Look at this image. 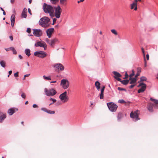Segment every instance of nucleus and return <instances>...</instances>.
<instances>
[{
  "label": "nucleus",
  "instance_id": "nucleus-1",
  "mask_svg": "<svg viewBox=\"0 0 158 158\" xmlns=\"http://www.w3.org/2000/svg\"><path fill=\"white\" fill-rule=\"evenodd\" d=\"M150 100L154 102V104L149 102L148 105V109L149 112H152L153 111V108H158V100L150 98Z\"/></svg>",
  "mask_w": 158,
  "mask_h": 158
},
{
  "label": "nucleus",
  "instance_id": "nucleus-2",
  "mask_svg": "<svg viewBox=\"0 0 158 158\" xmlns=\"http://www.w3.org/2000/svg\"><path fill=\"white\" fill-rule=\"evenodd\" d=\"M43 8L44 11L46 13H49L50 16L53 15L54 9L51 5L47 4L46 3H44L43 6Z\"/></svg>",
  "mask_w": 158,
  "mask_h": 158
},
{
  "label": "nucleus",
  "instance_id": "nucleus-3",
  "mask_svg": "<svg viewBox=\"0 0 158 158\" xmlns=\"http://www.w3.org/2000/svg\"><path fill=\"white\" fill-rule=\"evenodd\" d=\"M49 21L50 19L48 17L44 16L40 19L39 23L42 27L45 28L49 25Z\"/></svg>",
  "mask_w": 158,
  "mask_h": 158
},
{
  "label": "nucleus",
  "instance_id": "nucleus-4",
  "mask_svg": "<svg viewBox=\"0 0 158 158\" xmlns=\"http://www.w3.org/2000/svg\"><path fill=\"white\" fill-rule=\"evenodd\" d=\"M44 91L45 95L49 97L55 95L57 93L56 91L53 88L48 89L45 88Z\"/></svg>",
  "mask_w": 158,
  "mask_h": 158
},
{
  "label": "nucleus",
  "instance_id": "nucleus-5",
  "mask_svg": "<svg viewBox=\"0 0 158 158\" xmlns=\"http://www.w3.org/2000/svg\"><path fill=\"white\" fill-rule=\"evenodd\" d=\"M55 16L56 18L59 19L60 18L62 10L59 5L54 7Z\"/></svg>",
  "mask_w": 158,
  "mask_h": 158
},
{
  "label": "nucleus",
  "instance_id": "nucleus-6",
  "mask_svg": "<svg viewBox=\"0 0 158 158\" xmlns=\"http://www.w3.org/2000/svg\"><path fill=\"white\" fill-rule=\"evenodd\" d=\"M107 105L109 110L112 112H115L118 107V106L113 102H108Z\"/></svg>",
  "mask_w": 158,
  "mask_h": 158
},
{
  "label": "nucleus",
  "instance_id": "nucleus-7",
  "mask_svg": "<svg viewBox=\"0 0 158 158\" xmlns=\"http://www.w3.org/2000/svg\"><path fill=\"white\" fill-rule=\"evenodd\" d=\"M67 92L66 91H65L63 93L60 94L59 96V98L62 101H63L64 102H67L69 99V98L67 95Z\"/></svg>",
  "mask_w": 158,
  "mask_h": 158
},
{
  "label": "nucleus",
  "instance_id": "nucleus-8",
  "mask_svg": "<svg viewBox=\"0 0 158 158\" xmlns=\"http://www.w3.org/2000/svg\"><path fill=\"white\" fill-rule=\"evenodd\" d=\"M35 46L36 47H40L44 48V50H46L47 48V45L44 42H41L38 41L35 44Z\"/></svg>",
  "mask_w": 158,
  "mask_h": 158
},
{
  "label": "nucleus",
  "instance_id": "nucleus-9",
  "mask_svg": "<svg viewBox=\"0 0 158 158\" xmlns=\"http://www.w3.org/2000/svg\"><path fill=\"white\" fill-rule=\"evenodd\" d=\"M33 34L36 37H40L42 35V30L40 29H34Z\"/></svg>",
  "mask_w": 158,
  "mask_h": 158
},
{
  "label": "nucleus",
  "instance_id": "nucleus-10",
  "mask_svg": "<svg viewBox=\"0 0 158 158\" xmlns=\"http://www.w3.org/2000/svg\"><path fill=\"white\" fill-rule=\"evenodd\" d=\"M54 67L57 69L59 71H63L64 69V68L63 65L60 63L56 64Z\"/></svg>",
  "mask_w": 158,
  "mask_h": 158
},
{
  "label": "nucleus",
  "instance_id": "nucleus-11",
  "mask_svg": "<svg viewBox=\"0 0 158 158\" xmlns=\"http://www.w3.org/2000/svg\"><path fill=\"white\" fill-rule=\"evenodd\" d=\"M130 116L135 121H137L139 119L137 114L135 112H131Z\"/></svg>",
  "mask_w": 158,
  "mask_h": 158
},
{
  "label": "nucleus",
  "instance_id": "nucleus-12",
  "mask_svg": "<svg viewBox=\"0 0 158 158\" xmlns=\"http://www.w3.org/2000/svg\"><path fill=\"white\" fill-rule=\"evenodd\" d=\"M18 110L17 108H11L9 109L7 111V113L9 114L10 115H12L16 111H17Z\"/></svg>",
  "mask_w": 158,
  "mask_h": 158
},
{
  "label": "nucleus",
  "instance_id": "nucleus-13",
  "mask_svg": "<svg viewBox=\"0 0 158 158\" xmlns=\"http://www.w3.org/2000/svg\"><path fill=\"white\" fill-rule=\"evenodd\" d=\"M6 113L0 111V123H2L4 119L6 118Z\"/></svg>",
  "mask_w": 158,
  "mask_h": 158
},
{
  "label": "nucleus",
  "instance_id": "nucleus-14",
  "mask_svg": "<svg viewBox=\"0 0 158 158\" xmlns=\"http://www.w3.org/2000/svg\"><path fill=\"white\" fill-rule=\"evenodd\" d=\"M54 29L53 28L51 27L46 31V32L47 33V35L48 36L49 38H51L52 33L54 31Z\"/></svg>",
  "mask_w": 158,
  "mask_h": 158
},
{
  "label": "nucleus",
  "instance_id": "nucleus-15",
  "mask_svg": "<svg viewBox=\"0 0 158 158\" xmlns=\"http://www.w3.org/2000/svg\"><path fill=\"white\" fill-rule=\"evenodd\" d=\"M146 87V85L145 84H144L142 86H141V88L139 89L138 91V93H140L143 92L145 90Z\"/></svg>",
  "mask_w": 158,
  "mask_h": 158
},
{
  "label": "nucleus",
  "instance_id": "nucleus-16",
  "mask_svg": "<svg viewBox=\"0 0 158 158\" xmlns=\"http://www.w3.org/2000/svg\"><path fill=\"white\" fill-rule=\"evenodd\" d=\"M27 9L24 8L22 11L21 14V16L23 18H26L27 16Z\"/></svg>",
  "mask_w": 158,
  "mask_h": 158
},
{
  "label": "nucleus",
  "instance_id": "nucleus-17",
  "mask_svg": "<svg viewBox=\"0 0 158 158\" xmlns=\"http://www.w3.org/2000/svg\"><path fill=\"white\" fill-rule=\"evenodd\" d=\"M44 54L45 55L46 52L41 51H38L34 53V55L35 56L38 57V56H40L41 54Z\"/></svg>",
  "mask_w": 158,
  "mask_h": 158
},
{
  "label": "nucleus",
  "instance_id": "nucleus-18",
  "mask_svg": "<svg viewBox=\"0 0 158 158\" xmlns=\"http://www.w3.org/2000/svg\"><path fill=\"white\" fill-rule=\"evenodd\" d=\"M11 24L12 27H13L15 20V16L14 15H12L10 18Z\"/></svg>",
  "mask_w": 158,
  "mask_h": 158
},
{
  "label": "nucleus",
  "instance_id": "nucleus-19",
  "mask_svg": "<svg viewBox=\"0 0 158 158\" xmlns=\"http://www.w3.org/2000/svg\"><path fill=\"white\" fill-rule=\"evenodd\" d=\"M105 88V86H103L102 87L101 89V93L99 94L100 95V99H103L104 98L103 93L104 91V89Z\"/></svg>",
  "mask_w": 158,
  "mask_h": 158
},
{
  "label": "nucleus",
  "instance_id": "nucleus-20",
  "mask_svg": "<svg viewBox=\"0 0 158 158\" xmlns=\"http://www.w3.org/2000/svg\"><path fill=\"white\" fill-rule=\"evenodd\" d=\"M58 41V40L56 38L51 40L50 45L51 47H53L54 45Z\"/></svg>",
  "mask_w": 158,
  "mask_h": 158
},
{
  "label": "nucleus",
  "instance_id": "nucleus-21",
  "mask_svg": "<svg viewBox=\"0 0 158 158\" xmlns=\"http://www.w3.org/2000/svg\"><path fill=\"white\" fill-rule=\"evenodd\" d=\"M129 80V81H131L130 84H131L135 83L137 81V79L136 78H130Z\"/></svg>",
  "mask_w": 158,
  "mask_h": 158
},
{
  "label": "nucleus",
  "instance_id": "nucleus-22",
  "mask_svg": "<svg viewBox=\"0 0 158 158\" xmlns=\"http://www.w3.org/2000/svg\"><path fill=\"white\" fill-rule=\"evenodd\" d=\"M113 73L114 75V77H121L122 76L120 73L115 71H113Z\"/></svg>",
  "mask_w": 158,
  "mask_h": 158
},
{
  "label": "nucleus",
  "instance_id": "nucleus-23",
  "mask_svg": "<svg viewBox=\"0 0 158 158\" xmlns=\"http://www.w3.org/2000/svg\"><path fill=\"white\" fill-rule=\"evenodd\" d=\"M31 51L28 48H26L24 50V52L26 55L28 56H29L31 55Z\"/></svg>",
  "mask_w": 158,
  "mask_h": 158
},
{
  "label": "nucleus",
  "instance_id": "nucleus-24",
  "mask_svg": "<svg viewBox=\"0 0 158 158\" xmlns=\"http://www.w3.org/2000/svg\"><path fill=\"white\" fill-rule=\"evenodd\" d=\"M68 82H69L67 79H63L61 81L60 85L61 86H62V85H64L66 84V83H67Z\"/></svg>",
  "mask_w": 158,
  "mask_h": 158
},
{
  "label": "nucleus",
  "instance_id": "nucleus-25",
  "mask_svg": "<svg viewBox=\"0 0 158 158\" xmlns=\"http://www.w3.org/2000/svg\"><path fill=\"white\" fill-rule=\"evenodd\" d=\"M123 114L121 112H119L117 116V120L118 121H120L123 117Z\"/></svg>",
  "mask_w": 158,
  "mask_h": 158
},
{
  "label": "nucleus",
  "instance_id": "nucleus-26",
  "mask_svg": "<svg viewBox=\"0 0 158 158\" xmlns=\"http://www.w3.org/2000/svg\"><path fill=\"white\" fill-rule=\"evenodd\" d=\"M8 49H9V50H11L13 52V54H16L17 53V51L13 47H11L9 48Z\"/></svg>",
  "mask_w": 158,
  "mask_h": 158
},
{
  "label": "nucleus",
  "instance_id": "nucleus-27",
  "mask_svg": "<svg viewBox=\"0 0 158 158\" xmlns=\"http://www.w3.org/2000/svg\"><path fill=\"white\" fill-rule=\"evenodd\" d=\"M100 83L98 81H97L95 82V85L97 89L98 90H99L100 88Z\"/></svg>",
  "mask_w": 158,
  "mask_h": 158
},
{
  "label": "nucleus",
  "instance_id": "nucleus-28",
  "mask_svg": "<svg viewBox=\"0 0 158 158\" xmlns=\"http://www.w3.org/2000/svg\"><path fill=\"white\" fill-rule=\"evenodd\" d=\"M129 82V80H124L122 81L121 83L124 85H127Z\"/></svg>",
  "mask_w": 158,
  "mask_h": 158
},
{
  "label": "nucleus",
  "instance_id": "nucleus-29",
  "mask_svg": "<svg viewBox=\"0 0 158 158\" xmlns=\"http://www.w3.org/2000/svg\"><path fill=\"white\" fill-rule=\"evenodd\" d=\"M63 88L65 89L68 88L69 86V82H68L66 84L62 86Z\"/></svg>",
  "mask_w": 158,
  "mask_h": 158
},
{
  "label": "nucleus",
  "instance_id": "nucleus-30",
  "mask_svg": "<svg viewBox=\"0 0 158 158\" xmlns=\"http://www.w3.org/2000/svg\"><path fill=\"white\" fill-rule=\"evenodd\" d=\"M0 64L1 66L3 68H5V62L3 60H2L0 61Z\"/></svg>",
  "mask_w": 158,
  "mask_h": 158
},
{
  "label": "nucleus",
  "instance_id": "nucleus-31",
  "mask_svg": "<svg viewBox=\"0 0 158 158\" xmlns=\"http://www.w3.org/2000/svg\"><path fill=\"white\" fill-rule=\"evenodd\" d=\"M49 100L50 101H53V102H52L51 103H50L49 105V106H50V105H52L56 101V100L55 99L53 98H50L49 99Z\"/></svg>",
  "mask_w": 158,
  "mask_h": 158
},
{
  "label": "nucleus",
  "instance_id": "nucleus-32",
  "mask_svg": "<svg viewBox=\"0 0 158 158\" xmlns=\"http://www.w3.org/2000/svg\"><path fill=\"white\" fill-rule=\"evenodd\" d=\"M59 1V0H50V2L52 3L56 4Z\"/></svg>",
  "mask_w": 158,
  "mask_h": 158
},
{
  "label": "nucleus",
  "instance_id": "nucleus-33",
  "mask_svg": "<svg viewBox=\"0 0 158 158\" xmlns=\"http://www.w3.org/2000/svg\"><path fill=\"white\" fill-rule=\"evenodd\" d=\"M147 80V78L144 76L140 78V81H146Z\"/></svg>",
  "mask_w": 158,
  "mask_h": 158
},
{
  "label": "nucleus",
  "instance_id": "nucleus-34",
  "mask_svg": "<svg viewBox=\"0 0 158 158\" xmlns=\"http://www.w3.org/2000/svg\"><path fill=\"white\" fill-rule=\"evenodd\" d=\"M111 31L113 33V34L115 35H118V33L116 31V30L115 29H113L111 30Z\"/></svg>",
  "mask_w": 158,
  "mask_h": 158
},
{
  "label": "nucleus",
  "instance_id": "nucleus-35",
  "mask_svg": "<svg viewBox=\"0 0 158 158\" xmlns=\"http://www.w3.org/2000/svg\"><path fill=\"white\" fill-rule=\"evenodd\" d=\"M47 113L50 114H55V112L54 111L48 110Z\"/></svg>",
  "mask_w": 158,
  "mask_h": 158
},
{
  "label": "nucleus",
  "instance_id": "nucleus-36",
  "mask_svg": "<svg viewBox=\"0 0 158 158\" xmlns=\"http://www.w3.org/2000/svg\"><path fill=\"white\" fill-rule=\"evenodd\" d=\"M67 0H60V3L62 5H64L65 3L67 2Z\"/></svg>",
  "mask_w": 158,
  "mask_h": 158
},
{
  "label": "nucleus",
  "instance_id": "nucleus-37",
  "mask_svg": "<svg viewBox=\"0 0 158 158\" xmlns=\"http://www.w3.org/2000/svg\"><path fill=\"white\" fill-rule=\"evenodd\" d=\"M118 102V103H122V104H123V103H126V102L123 99H120L119 100Z\"/></svg>",
  "mask_w": 158,
  "mask_h": 158
},
{
  "label": "nucleus",
  "instance_id": "nucleus-38",
  "mask_svg": "<svg viewBox=\"0 0 158 158\" xmlns=\"http://www.w3.org/2000/svg\"><path fill=\"white\" fill-rule=\"evenodd\" d=\"M43 77L44 78V79H46V80H51V79L50 76L46 77L45 76H43Z\"/></svg>",
  "mask_w": 158,
  "mask_h": 158
},
{
  "label": "nucleus",
  "instance_id": "nucleus-39",
  "mask_svg": "<svg viewBox=\"0 0 158 158\" xmlns=\"http://www.w3.org/2000/svg\"><path fill=\"white\" fill-rule=\"evenodd\" d=\"M21 96L22 98H23L24 99H25L26 97L25 94L23 92H22L21 95Z\"/></svg>",
  "mask_w": 158,
  "mask_h": 158
},
{
  "label": "nucleus",
  "instance_id": "nucleus-40",
  "mask_svg": "<svg viewBox=\"0 0 158 158\" xmlns=\"http://www.w3.org/2000/svg\"><path fill=\"white\" fill-rule=\"evenodd\" d=\"M136 4H135V3H133V2L131 4V9H133L134 8V7L135 6H136Z\"/></svg>",
  "mask_w": 158,
  "mask_h": 158
},
{
  "label": "nucleus",
  "instance_id": "nucleus-41",
  "mask_svg": "<svg viewBox=\"0 0 158 158\" xmlns=\"http://www.w3.org/2000/svg\"><path fill=\"white\" fill-rule=\"evenodd\" d=\"M47 56V53H46L45 55H44V54H41L40 55V56H38V57H40L41 58H44L46 57V56Z\"/></svg>",
  "mask_w": 158,
  "mask_h": 158
},
{
  "label": "nucleus",
  "instance_id": "nucleus-42",
  "mask_svg": "<svg viewBox=\"0 0 158 158\" xmlns=\"http://www.w3.org/2000/svg\"><path fill=\"white\" fill-rule=\"evenodd\" d=\"M118 89L119 91H122V90H124L126 91V90L124 88H123L120 87H118Z\"/></svg>",
  "mask_w": 158,
  "mask_h": 158
},
{
  "label": "nucleus",
  "instance_id": "nucleus-43",
  "mask_svg": "<svg viewBox=\"0 0 158 158\" xmlns=\"http://www.w3.org/2000/svg\"><path fill=\"white\" fill-rule=\"evenodd\" d=\"M135 75V72L134 70H132V73L130 74L129 75V77L130 78H131L132 77L134 76Z\"/></svg>",
  "mask_w": 158,
  "mask_h": 158
},
{
  "label": "nucleus",
  "instance_id": "nucleus-44",
  "mask_svg": "<svg viewBox=\"0 0 158 158\" xmlns=\"http://www.w3.org/2000/svg\"><path fill=\"white\" fill-rule=\"evenodd\" d=\"M41 110L42 111H44V112H47L48 110L45 108L42 107L41 108Z\"/></svg>",
  "mask_w": 158,
  "mask_h": 158
},
{
  "label": "nucleus",
  "instance_id": "nucleus-45",
  "mask_svg": "<svg viewBox=\"0 0 158 158\" xmlns=\"http://www.w3.org/2000/svg\"><path fill=\"white\" fill-rule=\"evenodd\" d=\"M45 41L47 42V43L50 45L51 40H50L48 38H46L45 40Z\"/></svg>",
  "mask_w": 158,
  "mask_h": 158
},
{
  "label": "nucleus",
  "instance_id": "nucleus-46",
  "mask_svg": "<svg viewBox=\"0 0 158 158\" xmlns=\"http://www.w3.org/2000/svg\"><path fill=\"white\" fill-rule=\"evenodd\" d=\"M114 78L118 81L120 82L121 83L122 82V80L119 77H114Z\"/></svg>",
  "mask_w": 158,
  "mask_h": 158
},
{
  "label": "nucleus",
  "instance_id": "nucleus-47",
  "mask_svg": "<svg viewBox=\"0 0 158 158\" xmlns=\"http://www.w3.org/2000/svg\"><path fill=\"white\" fill-rule=\"evenodd\" d=\"M30 74H27L25 75L24 76V77H23V80H24L25 79V77H26L29 76L30 75Z\"/></svg>",
  "mask_w": 158,
  "mask_h": 158
},
{
  "label": "nucleus",
  "instance_id": "nucleus-48",
  "mask_svg": "<svg viewBox=\"0 0 158 158\" xmlns=\"http://www.w3.org/2000/svg\"><path fill=\"white\" fill-rule=\"evenodd\" d=\"M128 75L127 73V72H126L125 73V77H124L123 78L124 79H127L128 78Z\"/></svg>",
  "mask_w": 158,
  "mask_h": 158
},
{
  "label": "nucleus",
  "instance_id": "nucleus-49",
  "mask_svg": "<svg viewBox=\"0 0 158 158\" xmlns=\"http://www.w3.org/2000/svg\"><path fill=\"white\" fill-rule=\"evenodd\" d=\"M14 76L15 77H17L19 76V72H17L15 73H14Z\"/></svg>",
  "mask_w": 158,
  "mask_h": 158
},
{
  "label": "nucleus",
  "instance_id": "nucleus-50",
  "mask_svg": "<svg viewBox=\"0 0 158 158\" xmlns=\"http://www.w3.org/2000/svg\"><path fill=\"white\" fill-rule=\"evenodd\" d=\"M27 32L28 33H30L31 32V28L29 27L27 28Z\"/></svg>",
  "mask_w": 158,
  "mask_h": 158
},
{
  "label": "nucleus",
  "instance_id": "nucleus-51",
  "mask_svg": "<svg viewBox=\"0 0 158 158\" xmlns=\"http://www.w3.org/2000/svg\"><path fill=\"white\" fill-rule=\"evenodd\" d=\"M56 21V19L54 18L53 19V23L52 25H54L55 24V22Z\"/></svg>",
  "mask_w": 158,
  "mask_h": 158
},
{
  "label": "nucleus",
  "instance_id": "nucleus-52",
  "mask_svg": "<svg viewBox=\"0 0 158 158\" xmlns=\"http://www.w3.org/2000/svg\"><path fill=\"white\" fill-rule=\"evenodd\" d=\"M141 72V68H137V73H140Z\"/></svg>",
  "mask_w": 158,
  "mask_h": 158
},
{
  "label": "nucleus",
  "instance_id": "nucleus-53",
  "mask_svg": "<svg viewBox=\"0 0 158 158\" xmlns=\"http://www.w3.org/2000/svg\"><path fill=\"white\" fill-rule=\"evenodd\" d=\"M144 67H146L147 66V62H146V60L145 57H144Z\"/></svg>",
  "mask_w": 158,
  "mask_h": 158
},
{
  "label": "nucleus",
  "instance_id": "nucleus-54",
  "mask_svg": "<svg viewBox=\"0 0 158 158\" xmlns=\"http://www.w3.org/2000/svg\"><path fill=\"white\" fill-rule=\"evenodd\" d=\"M144 83L143 82H141L139 84V85L137 86L138 87L141 86H142L143 85H144Z\"/></svg>",
  "mask_w": 158,
  "mask_h": 158
},
{
  "label": "nucleus",
  "instance_id": "nucleus-55",
  "mask_svg": "<svg viewBox=\"0 0 158 158\" xmlns=\"http://www.w3.org/2000/svg\"><path fill=\"white\" fill-rule=\"evenodd\" d=\"M32 106L34 108H37L38 107V106L36 104H34Z\"/></svg>",
  "mask_w": 158,
  "mask_h": 158
},
{
  "label": "nucleus",
  "instance_id": "nucleus-56",
  "mask_svg": "<svg viewBox=\"0 0 158 158\" xmlns=\"http://www.w3.org/2000/svg\"><path fill=\"white\" fill-rule=\"evenodd\" d=\"M135 85H132L131 84L129 87V88L130 89H132V88L135 86Z\"/></svg>",
  "mask_w": 158,
  "mask_h": 158
},
{
  "label": "nucleus",
  "instance_id": "nucleus-57",
  "mask_svg": "<svg viewBox=\"0 0 158 158\" xmlns=\"http://www.w3.org/2000/svg\"><path fill=\"white\" fill-rule=\"evenodd\" d=\"M18 57L19 58L20 60H22L23 59V57L21 55H19Z\"/></svg>",
  "mask_w": 158,
  "mask_h": 158
},
{
  "label": "nucleus",
  "instance_id": "nucleus-58",
  "mask_svg": "<svg viewBox=\"0 0 158 158\" xmlns=\"http://www.w3.org/2000/svg\"><path fill=\"white\" fill-rule=\"evenodd\" d=\"M139 75V73H137L135 75V77L136 78L138 77V76Z\"/></svg>",
  "mask_w": 158,
  "mask_h": 158
},
{
  "label": "nucleus",
  "instance_id": "nucleus-59",
  "mask_svg": "<svg viewBox=\"0 0 158 158\" xmlns=\"http://www.w3.org/2000/svg\"><path fill=\"white\" fill-rule=\"evenodd\" d=\"M28 13H29V14L31 15V10L30 8H28Z\"/></svg>",
  "mask_w": 158,
  "mask_h": 158
},
{
  "label": "nucleus",
  "instance_id": "nucleus-60",
  "mask_svg": "<svg viewBox=\"0 0 158 158\" xmlns=\"http://www.w3.org/2000/svg\"><path fill=\"white\" fill-rule=\"evenodd\" d=\"M9 38L11 41H13V37L12 36H10L9 37Z\"/></svg>",
  "mask_w": 158,
  "mask_h": 158
},
{
  "label": "nucleus",
  "instance_id": "nucleus-61",
  "mask_svg": "<svg viewBox=\"0 0 158 158\" xmlns=\"http://www.w3.org/2000/svg\"><path fill=\"white\" fill-rule=\"evenodd\" d=\"M146 58L148 60H149V55L148 54H147L146 55Z\"/></svg>",
  "mask_w": 158,
  "mask_h": 158
},
{
  "label": "nucleus",
  "instance_id": "nucleus-62",
  "mask_svg": "<svg viewBox=\"0 0 158 158\" xmlns=\"http://www.w3.org/2000/svg\"><path fill=\"white\" fill-rule=\"evenodd\" d=\"M138 0H135L134 2H133V3H135V4L137 5V2H138Z\"/></svg>",
  "mask_w": 158,
  "mask_h": 158
},
{
  "label": "nucleus",
  "instance_id": "nucleus-63",
  "mask_svg": "<svg viewBox=\"0 0 158 158\" xmlns=\"http://www.w3.org/2000/svg\"><path fill=\"white\" fill-rule=\"evenodd\" d=\"M12 73V71L11 70H10L9 71V75H11Z\"/></svg>",
  "mask_w": 158,
  "mask_h": 158
},
{
  "label": "nucleus",
  "instance_id": "nucleus-64",
  "mask_svg": "<svg viewBox=\"0 0 158 158\" xmlns=\"http://www.w3.org/2000/svg\"><path fill=\"white\" fill-rule=\"evenodd\" d=\"M142 52L144 58V57H145V53H144V51H142Z\"/></svg>",
  "mask_w": 158,
  "mask_h": 158
}]
</instances>
